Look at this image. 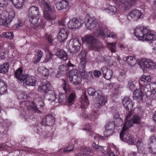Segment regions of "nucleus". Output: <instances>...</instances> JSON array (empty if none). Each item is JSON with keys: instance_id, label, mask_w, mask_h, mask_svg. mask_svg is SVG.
I'll return each mask as SVG.
<instances>
[{"instance_id": "nucleus-1", "label": "nucleus", "mask_w": 156, "mask_h": 156, "mask_svg": "<svg viewBox=\"0 0 156 156\" xmlns=\"http://www.w3.org/2000/svg\"><path fill=\"white\" fill-rule=\"evenodd\" d=\"M134 35L139 40L149 41L156 40V35L153 31L144 28L143 26H138L134 31Z\"/></svg>"}, {"instance_id": "nucleus-2", "label": "nucleus", "mask_w": 156, "mask_h": 156, "mask_svg": "<svg viewBox=\"0 0 156 156\" xmlns=\"http://www.w3.org/2000/svg\"><path fill=\"white\" fill-rule=\"evenodd\" d=\"M132 126V123L128 121L125 123L120 134V137L121 140L126 142L129 144L133 145L134 143L133 137L130 136L128 132L126 131L128 129Z\"/></svg>"}, {"instance_id": "nucleus-3", "label": "nucleus", "mask_w": 156, "mask_h": 156, "mask_svg": "<svg viewBox=\"0 0 156 156\" xmlns=\"http://www.w3.org/2000/svg\"><path fill=\"white\" fill-rule=\"evenodd\" d=\"M69 79L70 83L76 87V89L79 90L80 89L82 80L76 70H71L70 71Z\"/></svg>"}, {"instance_id": "nucleus-4", "label": "nucleus", "mask_w": 156, "mask_h": 156, "mask_svg": "<svg viewBox=\"0 0 156 156\" xmlns=\"http://www.w3.org/2000/svg\"><path fill=\"white\" fill-rule=\"evenodd\" d=\"M41 4L44 9V17L47 20H53L55 19L56 16L53 14L52 7L44 0H41Z\"/></svg>"}, {"instance_id": "nucleus-5", "label": "nucleus", "mask_w": 156, "mask_h": 156, "mask_svg": "<svg viewBox=\"0 0 156 156\" xmlns=\"http://www.w3.org/2000/svg\"><path fill=\"white\" fill-rule=\"evenodd\" d=\"M98 28L97 29V32L96 33L95 35L97 37H101L103 38L105 35L107 37H110L113 38H116L117 37L116 34L114 33L109 31L105 26L103 27H98Z\"/></svg>"}, {"instance_id": "nucleus-6", "label": "nucleus", "mask_w": 156, "mask_h": 156, "mask_svg": "<svg viewBox=\"0 0 156 156\" xmlns=\"http://www.w3.org/2000/svg\"><path fill=\"white\" fill-rule=\"evenodd\" d=\"M81 45L80 42L77 39L70 40L67 42L66 47L70 53L75 54L79 52Z\"/></svg>"}, {"instance_id": "nucleus-7", "label": "nucleus", "mask_w": 156, "mask_h": 156, "mask_svg": "<svg viewBox=\"0 0 156 156\" xmlns=\"http://www.w3.org/2000/svg\"><path fill=\"white\" fill-rule=\"evenodd\" d=\"M85 25L86 28L88 30H93L95 28H96L95 32L94 33V35L96 36L95 34L97 32V29L98 28V27L100 26L101 27H103L101 26H99L98 25L97 26V22L95 19L94 18L91 17L86 18L85 21Z\"/></svg>"}, {"instance_id": "nucleus-8", "label": "nucleus", "mask_w": 156, "mask_h": 156, "mask_svg": "<svg viewBox=\"0 0 156 156\" xmlns=\"http://www.w3.org/2000/svg\"><path fill=\"white\" fill-rule=\"evenodd\" d=\"M83 23V20L80 19L73 18L69 20L68 23V27L71 29L75 30L79 28Z\"/></svg>"}, {"instance_id": "nucleus-9", "label": "nucleus", "mask_w": 156, "mask_h": 156, "mask_svg": "<svg viewBox=\"0 0 156 156\" xmlns=\"http://www.w3.org/2000/svg\"><path fill=\"white\" fill-rule=\"evenodd\" d=\"M141 15V13L139 10H135L132 11L128 14L127 19L130 21H136L139 19Z\"/></svg>"}, {"instance_id": "nucleus-10", "label": "nucleus", "mask_w": 156, "mask_h": 156, "mask_svg": "<svg viewBox=\"0 0 156 156\" xmlns=\"http://www.w3.org/2000/svg\"><path fill=\"white\" fill-rule=\"evenodd\" d=\"M122 103L124 108L126 110H131L133 107V104L131 99L129 97L126 96L122 100Z\"/></svg>"}, {"instance_id": "nucleus-11", "label": "nucleus", "mask_w": 156, "mask_h": 156, "mask_svg": "<svg viewBox=\"0 0 156 156\" xmlns=\"http://www.w3.org/2000/svg\"><path fill=\"white\" fill-rule=\"evenodd\" d=\"M149 151L152 154H156V138L154 136H151L149 138Z\"/></svg>"}, {"instance_id": "nucleus-12", "label": "nucleus", "mask_w": 156, "mask_h": 156, "mask_svg": "<svg viewBox=\"0 0 156 156\" xmlns=\"http://www.w3.org/2000/svg\"><path fill=\"white\" fill-rule=\"evenodd\" d=\"M101 94L97 95L98 100L94 104V106L96 108H99L101 106L104 105L107 101V97Z\"/></svg>"}, {"instance_id": "nucleus-13", "label": "nucleus", "mask_w": 156, "mask_h": 156, "mask_svg": "<svg viewBox=\"0 0 156 156\" xmlns=\"http://www.w3.org/2000/svg\"><path fill=\"white\" fill-rule=\"evenodd\" d=\"M101 70L105 79L109 80H111L113 75L112 70L108 69L106 66H103L101 68Z\"/></svg>"}, {"instance_id": "nucleus-14", "label": "nucleus", "mask_w": 156, "mask_h": 156, "mask_svg": "<svg viewBox=\"0 0 156 156\" xmlns=\"http://www.w3.org/2000/svg\"><path fill=\"white\" fill-rule=\"evenodd\" d=\"M5 15V17L9 20L10 23H11L15 16V13L14 11L8 7L3 13Z\"/></svg>"}, {"instance_id": "nucleus-15", "label": "nucleus", "mask_w": 156, "mask_h": 156, "mask_svg": "<svg viewBox=\"0 0 156 156\" xmlns=\"http://www.w3.org/2000/svg\"><path fill=\"white\" fill-rule=\"evenodd\" d=\"M54 122V118L52 116L49 115H46L42 120V124L47 126H51Z\"/></svg>"}, {"instance_id": "nucleus-16", "label": "nucleus", "mask_w": 156, "mask_h": 156, "mask_svg": "<svg viewBox=\"0 0 156 156\" xmlns=\"http://www.w3.org/2000/svg\"><path fill=\"white\" fill-rule=\"evenodd\" d=\"M68 37V32L66 29L62 28L58 34L57 39L60 42H63Z\"/></svg>"}, {"instance_id": "nucleus-17", "label": "nucleus", "mask_w": 156, "mask_h": 156, "mask_svg": "<svg viewBox=\"0 0 156 156\" xmlns=\"http://www.w3.org/2000/svg\"><path fill=\"white\" fill-rule=\"evenodd\" d=\"M51 86V83L50 82L46 81V82L41 83L39 87V90L46 93L48 92L49 88Z\"/></svg>"}, {"instance_id": "nucleus-18", "label": "nucleus", "mask_w": 156, "mask_h": 156, "mask_svg": "<svg viewBox=\"0 0 156 156\" xmlns=\"http://www.w3.org/2000/svg\"><path fill=\"white\" fill-rule=\"evenodd\" d=\"M27 15L28 17L39 16V12L38 8L36 6H32L29 9Z\"/></svg>"}, {"instance_id": "nucleus-19", "label": "nucleus", "mask_w": 156, "mask_h": 156, "mask_svg": "<svg viewBox=\"0 0 156 156\" xmlns=\"http://www.w3.org/2000/svg\"><path fill=\"white\" fill-rule=\"evenodd\" d=\"M15 76L20 81H23L26 78V75L23 73V70L20 68H19L15 72Z\"/></svg>"}, {"instance_id": "nucleus-20", "label": "nucleus", "mask_w": 156, "mask_h": 156, "mask_svg": "<svg viewBox=\"0 0 156 156\" xmlns=\"http://www.w3.org/2000/svg\"><path fill=\"white\" fill-rule=\"evenodd\" d=\"M83 40L87 43V44L90 48L91 47H94L93 44H94V43L96 39L93 36L89 35L85 36L83 39Z\"/></svg>"}, {"instance_id": "nucleus-21", "label": "nucleus", "mask_w": 156, "mask_h": 156, "mask_svg": "<svg viewBox=\"0 0 156 156\" xmlns=\"http://www.w3.org/2000/svg\"><path fill=\"white\" fill-rule=\"evenodd\" d=\"M44 97L46 99L50 102H52L56 99L55 94L54 91L50 90L48 92L46 93Z\"/></svg>"}, {"instance_id": "nucleus-22", "label": "nucleus", "mask_w": 156, "mask_h": 156, "mask_svg": "<svg viewBox=\"0 0 156 156\" xmlns=\"http://www.w3.org/2000/svg\"><path fill=\"white\" fill-rule=\"evenodd\" d=\"M68 5L67 1L66 0H62L61 2L56 3L55 4L56 8L58 10L66 9Z\"/></svg>"}, {"instance_id": "nucleus-23", "label": "nucleus", "mask_w": 156, "mask_h": 156, "mask_svg": "<svg viewBox=\"0 0 156 156\" xmlns=\"http://www.w3.org/2000/svg\"><path fill=\"white\" fill-rule=\"evenodd\" d=\"M25 83L29 86H34L35 84L36 80L35 77L33 76H26Z\"/></svg>"}, {"instance_id": "nucleus-24", "label": "nucleus", "mask_w": 156, "mask_h": 156, "mask_svg": "<svg viewBox=\"0 0 156 156\" xmlns=\"http://www.w3.org/2000/svg\"><path fill=\"white\" fill-rule=\"evenodd\" d=\"M150 59L146 58H141L138 62V64L143 69L144 68H148L147 65L149 64Z\"/></svg>"}, {"instance_id": "nucleus-25", "label": "nucleus", "mask_w": 156, "mask_h": 156, "mask_svg": "<svg viewBox=\"0 0 156 156\" xmlns=\"http://www.w3.org/2000/svg\"><path fill=\"white\" fill-rule=\"evenodd\" d=\"M56 55L60 59L64 61L68 59V56L67 53L63 50L57 51Z\"/></svg>"}, {"instance_id": "nucleus-26", "label": "nucleus", "mask_w": 156, "mask_h": 156, "mask_svg": "<svg viewBox=\"0 0 156 156\" xmlns=\"http://www.w3.org/2000/svg\"><path fill=\"white\" fill-rule=\"evenodd\" d=\"M143 92L141 89L136 90L133 92V97L134 99L138 101L141 100L143 98Z\"/></svg>"}, {"instance_id": "nucleus-27", "label": "nucleus", "mask_w": 156, "mask_h": 156, "mask_svg": "<svg viewBox=\"0 0 156 156\" xmlns=\"http://www.w3.org/2000/svg\"><path fill=\"white\" fill-rule=\"evenodd\" d=\"M93 47H91L90 48L94 49V50L99 51L100 50L103 48V44L98 40H96L93 44Z\"/></svg>"}, {"instance_id": "nucleus-28", "label": "nucleus", "mask_w": 156, "mask_h": 156, "mask_svg": "<svg viewBox=\"0 0 156 156\" xmlns=\"http://www.w3.org/2000/svg\"><path fill=\"white\" fill-rule=\"evenodd\" d=\"M7 92V87L5 83L0 79V95L6 94Z\"/></svg>"}, {"instance_id": "nucleus-29", "label": "nucleus", "mask_w": 156, "mask_h": 156, "mask_svg": "<svg viewBox=\"0 0 156 156\" xmlns=\"http://www.w3.org/2000/svg\"><path fill=\"white\" fill-rule=\"evenodd\" d=\"M16 8L20 9L24 5L25 0H10Z\"/></svg>"}, {"instance_id": "nucleus-30", "label": "nucleus", "mask_w": 156, "mask_h": 156, "mask_svg": "<svg viewBox=\"0 0 156 156\" xmlns=\"http://www.w3.org/2000/svg\"><path fill=\"white\" fill-rule=\"evenodd\" d=\"M106 44L107 47L112 53H115L116 51L117 44L116 42H107Z\"/></svg>"}, {"instance_id": "nucleus-31", "label": "nucleus", "mask_w": 156, "mask_h": 156, "mask_svg": "<svg viewBox=\"0 0 156 156\" xmlns=\"http://www.w3.org/2000/svg\"><path fill=\"white\" fill-rule=\"evenodd\" d=\"M9 67L8 62L5 63L0 65V73L5 74L8 72Z\"/></svg>"}, {"instance_id": "nucleus-32", "label": "nucleus", "mask_w": 156, "mask_h": 156, "mask_svg": "<svg viewBox=\"0 0 156 156\" xmlns=\"http://www.w3.org/2000/svg\"><path fill=\"white\" fill-rule=\"evenodd\" d=\"M29 21L34 26H38L39 24L38 23L39 19V16H32V17H28Z\"/></svg>"}, {"instance_id": "nucleus-33", "label": "nucleus", "mask_w": 156, "mask_h": 156, "mask_svg": "<svg viewBox=\"0 0 156 156\" xmlns=\"http://www.w3.org/2000/svg\"><path fill=\"white\" fill-rule=\"evenodd\" d=\"M151 80V78L150 76H146L143 75L141 77L140 79V81L139 82L140 84L143 85V82L144 84H145V83H146L150 82Z\"/></svg>"}, {"instance_id": "nucleus-34", "label": "nucleus", "mask_w": 156, "mask_h": 156, "mask_svg": "<svg viewBox=\"0 0 156 156\" xmlns=\"http://www.w3.org/2000/svg\"><path fill=\"white\" fill-rule=\"evenodd\" d=\"M87 93L89 95L91 96L99 95L101 94V92L99 90L96 91L93 88H90L87 90Z\"/></svg>"}, {"instance_id": "nucleus-35", "label": "nucleus", "mask_w": 156, "mask_h": 156, "mask_svg": "<svg viewBox=\"0 0 156 156\" xmlns=\"http://www.w3.org/2000/svg\"><path fill=\"white\" fill-rule=\"evenodd\" d=\"M127 8L131 6L134 0H118Z\"/></svg>"}, {"instance_id": "nucleus-36", "label": "nucleus", "mask_w": 156, "mask_h": 156, "mask_svg": "<svg viewBox=\"0 0 156 156\" xmlns=\"http://www.w3.org/2000/svg\"><path fill=\"white\" fill-rule=\"evenodd\" d=\"M143 92L144 93L146 94L147 97H149L152 94V93L151 92L149 84L146 85L144 87L143 90Z\"/></svg>"}, {"instance_id": "nucleus-37", "label": "nucleus", "mask_w": 156, "mask_h": 156, "mask_svg": "<svg viewBox=\"0 0 156 156\" xmlns=\"http://www.w3.org/2000/svg\"><path fill=\"white\" fill-rule=\"evenodd\" d=\"M4 18H0V24L1 25L8 26L10 23L7 18L5 17V15L3 14Z\"/></svg>"}, {"instance_id": "nucleus-38", "label": "nucleus", "mask_w": 156, "mask_h": 156, "mask_svg": "<svg viewBox=\"0 0 156 156\" xmlns=\"http://www.w3.org/2000/svg\"><path fill=\"white\" fill-rule=\"evenodd\" d=\"M126 61L127 63L130 66H133L136 63L135 58L131 56L127 57Z\"/></svg>"}, {"instance_id": "nucleus-39", "label": "nucleus", "mask_w": 156, "mask_h": 156, "mask_svg": "<svg viewBox=\"0 0 156 156\" xmlns=\"http://www.w3.org/2000/svg\"><path fill=\"white\" fill-rule=\"evenodd\" d=\"M81 107L82 108H84L86 106L89 105V103L87 96L85 95H84L83 99L81 102Z\"/></svg>"}, {"instance_id": "nucleus-40", "label": "nucleus", "mask_w": 156, "mask_h": 156, "mask_svg": "<svg viewBox=\"0 0 156 156\" xmlns=\"http://www.w3.org/2000/svg\"><path fill=\"white\" fill-rule=\"evenodd\" d=\"M39 71L42 75L44 77H47L49 74L48 69L44 67H41L39 69Z\"/></svg>"}, {"instance_id": "nucleus-41", "label": "nucleus", "mask_w": 156, "mask_h": 156, "mask_svg": "<svg viewBox=\"0 0 156 156\" xmlns=\"http://www.w3.org/2000/svg\"><path fill=\"white\" fill-rule=\"evenodd\" d=\"M18 98L19 99H26L28 98L29 96L25 92L21 91L18 94Z\"/></svg>"}, {"instance_id": "nucleus-42", "label": "nucleus", "mask_w": 156, "mask_h": 156, "mask_svg": "<svg viewBox=\"0 0 156 156\" xmlns=\"http://www.w3.org/2000/svg\"><path fill=\"white\" fill-rule=\"evenodd\" d=\"M141 117L138 115H134L133 116L131 122L133 123L140 124V123Z\"/></svg>"}, {"instance_id": "nucleus-43", "label": "nucleus", "mask_w": 156, "mask_h": 156, "mask_svg": "<svg viewBox=\"0 0 156 156\" xmlns=\"http://www.w3.org/2000/svg\"><path fill=\"white\" fill-rule=\"evenodd\" d=\"M2 35L4 37H5L9 39H12L14 36L13 33L11 32H7L3 33Z\"/></svg>"}, {"instance_id": "nucleus-44", "label": "nucleus", "mask_w": 156, "mask_h": 156, "mask_svg": "<svg viewBox=\"0 0 156 156\" xmlns=\"http://www.w3.org/2000/svg\"><path fill=\"white\" fill-rule=\"evenodd\" d=\"M106 148L100 146L98 148V151H100L102 154V156H109V154L106 151Z\"/></svg>"}, {"instance_id": "nucleus-45", "label": "nucleus", "mask_w": 156, "mask_h": 156, "mask_svg": "<svg viewBox=\"0 0 156 156\" xmlns=\"http://www.w3.org/2000/svg\"><path fill=\"white\" fill-rule=\"evenodd\" d=\"M67 97L66 95L63 94H60L59 95L58 102L60 103L65 102L66 101Z\"/></svg>"}, {"instance_id": "nucleus-46", "label": "nucleus", "mask_w": 156, "mask_h": 156, "mask_svg": "<svg viewBox=\"0 0 156 156\" xmlns=\"http://www.w3.org/2000/svg\"><path fill=\"white\" fill-rule=\"evenodd\" d=\"M115 128V125L114 123L112 122H108L106 124L105 129L114 130Z\"/></svg>"}, {"instance_id": "nucleus-47", "label": "nucleus", "mask_w": 156, "mask_h": 156, "mask_svg": "<svg viewBox=\"0 0 156 156\" xmlns=\"http://www.w3.org/2000/svg\"><path fill=\"white\" fill-rule=\"evenodd\" d=\"M152 94H154L156 92V83H152L149 84Z\"/></svg>"}, {"instance_id": "nucleus-48", "label": "nucleus", "mask_w": 156, "mask_h": 156, "mask_svg": "<svg viewBox=\"0 0 156 156\" xmlns=\"http://www.w3.org/2000/svg\"><path fill=\"white\" fill-rule=\"evenodd\" d=\"M75 96V92H73L70 94L67 100V101L69 104L71 103L74 101Z\"/></svg>"}, {"instance_id": "nucleus-49", "label": "nucleus", "mask_w": 156, "mask_h": 156, "mask_svg": "<svg viewBox=\"0 0 156 156\" xmlns=\"http://www.w3.org/2000/svg\"><path fill=\"white\" fill-rule=\"evenodd\" d=\"M128 87L130 90H134L135 87L134 82L132 80H129L128 83Z\"/></svg>"}, {"instance_id": "nucleus-50", "label": "nucleus", "mask_w": 156, "mask_h": 156, "mask_svg": "<svg viewBox=\"0 0 156 156\" xmlns=\"http://www.w3.org/2000/svg\"><path fill=\"white\" fill-rule=\"evenodd\" d=\"M74 147L73 146L69 145L68 146H66L64 147L62 151H61L62 153H68L69 152L72 151L73 150Z\"/></svg>"}, {"instance_id": "nucleus-51", "label": "nucleus", "mask_w": 156, "mask_h": 156, "mask_svg": "<svg viewBox=\"0 0 156 156\" xmlns=\"http://www.w3.org/2000/svg\"><path fill=\"white\" fill-rule=\"evenodd\" d=\"M105 131H104V134L106 137H108L112 135L114 132V130L105 129Z\"/></svg>"}, {"instance_id": "nucleus-52", "label": "nucleus", "mask_w": 156, "mask_h": 156, "mask_svg": "<svg viewBox=\"0 0 156 156\" xmlns=\"http://www.w3.org/2000/svg\"><path fill=\"white\" fill-rule=\"evenodd\" d=\"M37 60H35L34 62V63L35 64L37 63L40 61V60L42 56L43 53L42 51L41 50H38L37 53Z\"/></svg>"}, {"instance_id": "nucleus-53", "label": "nucleus", "mask_w": 156, "mask_h": 156, "mask_svg": "<svg viewBox=\"0 0 156 156\" xmlns=\"http://www.w3.org/2000/svg\"><path fill=\"white\" fill-rule=\"evenodd\" d=\"M45 38L49 43L51 44L52 43L53 41L54 40V38L52 35L51 34H46Z\"/></svg>"}, {"instance_id": "nucleus-54", "label": "nucleus", "mask_w": 156, "mask_h": 156, "mask_svg": "<svg viewBox=\"0 0 156 156\" xmlns=\"http://www.w3.org/2000/svg\"><path fill=\"white\" fill-rule=\"evenodd\" d=\"M109 13L112 15L115 14L117 11V9L114 6H112L109 7Z\"/></svg>"}, {"instance_id": "nucleus-55", "label": "nucleus", "mask_w": 156, "mask_h": 156, "mask_svg": "<svg viewBox=\"0 0 156 156\" xmlns=\"http://www.w3.org/2000/svg\"><path fill=\"white\" fill-rule=\"evenodd\" d=\"M143 143L141 140H138L136 143V146L137 148V151L140 150L143 146Z\"/></svg>"}, {"instance_id": "nucleus-56", "label": "nucleus", "mask_w": 156, "mask_h": 156, "mask_svg": "<svg viewBox=\"0 0 156 156\" xmlns=\"http://www.w3.org/2000/svg\"><path fill=\"white\" fill-rule=\"evenodd\" d=\"M98 116V115L97 112H92V113L90 114L89 116V119L91 120H94V119L97 118Z\"/></svg>"}, {"instance_id": "nucleus-57", "label": "nucleus", "mask_w": 156, "mask_h": 156, "mask_svg": "<svg viewBox=\"0 0 156 156\" xmlns=\"http://www.w3.org/2000/svg\"><path fill=\"white\" fill-rule=\"evenodd\" d=\"M125 77V73H121L117 77V80L119 81H122L124 80Z\"/></svg>"}, {"instance_id": "nucleus-58", "label": "nucleus", "mask_w": 156, "mask_h": 156, "mask_svg": "<svg viewBox=\"0 0 156 156\" xmlns=\"http://www.w3.org/2000/svg\"><path fill=\"white\" fill-rule=\"evenodd\" d=\"M86 54L85 51H82L79 55V58L80 60L86 59Z\"/></svg>"}, {"instance_id": "nucleus-59", "label": "nucleus", "mask_w": 156, "mask_h": 156, "mask_svg": "<svg viewBox=\"0 0 156 156\" xmlns=\"http://www.w3.org/2000/svg\"><path fill=\"white\" fill-rule=\"evenodd\" d=\"M8 2L7 0H0V7H6Z\"/></svg>"}, {"instance_id": "nucleus-60", "label": "nucleus", "mask_w": 156, "mask_h": 156, "mask_svg": "<svg viewBox=\"0 0 156 156\" xmlns=\"http://www.w3.org/2000/svg\"><path fill=\"white\" fill-rule=\"evenodd\" d=\"M31 106L33 109L34 110L35 112L38 113L40 112V111L37 109V106L35 103L33 102H32L31 103Z\"/></svg>"}, {"instance_id": "nucleus-61", "label": "nucleus", "mask_w": 156, "mask_h": 156, "mask_svg": "<svg viewBox=\"0 0 156 156\" xmlns=\"http://www.w3.org/2000/svg\"><path fill=\"white\" fill-rule=\"evenodd\" d=\"M52 55L50 53H49L46 55L44 61L46 62L49 61L51 58Z\"/></svg>"}, {"instance_id": "nucleus-62", "label": "nucleus", "mask_w": 156, "mask_h": 156, "mask_svg": "<svg viewBox=\"0 0 156 156\" xmlns=\"http://www.w3.org/2000/svg\"><path fill=\"white\" fill-rule=\"evenodd\" d=\"M101 72L99 70H95L94 72V75L96 77H98L101 75Z\"/></svg>"}, {"instance_id": "nucleus-63", "label": "nucleus", "mask_w": 156, "mask_h": 156, "mask_svg": "<svg viewBox=\"0 0 156 156\" xmlns=\"http://www.w3.org/2000/svg\"><path fill=\"white\" fill-rule=\"evenodd\" d=\"M103 137L102 136L98 134H96L94 136V139L97 140H102Z\"/></svg>"}, {"instance_id": "nucleus-64", "label": "nucleus", "mask_w": 156, "mask_h": 156, "mask_svg": "<svg viewBox=\"0 0 156 156\" xmlns=\"http://www.w3.org/2000/svg\"><path fill=\"white\" fill-rule=\"evenodd\" d=\"M62 88L65 92L67 93L69 91V89L66 86V84L65 83H64L62 86Z\"/></svg>"}]
</instances>
